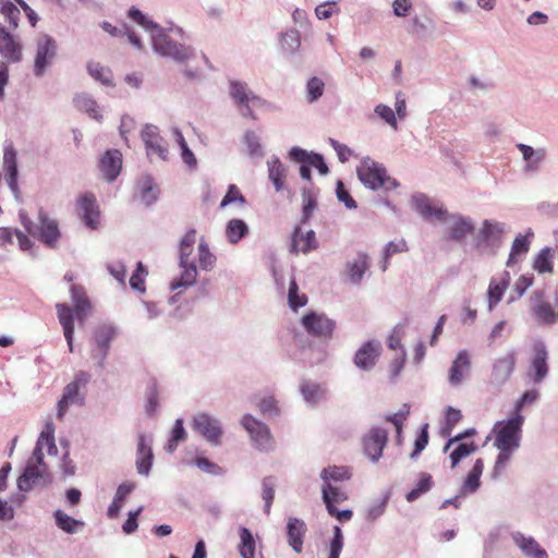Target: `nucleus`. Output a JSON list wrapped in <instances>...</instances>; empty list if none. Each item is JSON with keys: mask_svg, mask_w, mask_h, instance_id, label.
<instances>
[{"mask_svg": "<svg viewBox=\"0 0 558 558\" xmlns=\"http://www.w3.org/2000/svg\"><path fill=\"white\" fill-rule=\"evenodd\" d=\"M128 16L146 32H149L155 53L172 59L178 63H184L194 57L195 51L192 47L174 41L166 33V28L150 20L140 9L132 7L128 12Z\"/></svg>", "mask_w": 558, "mask_h": 558, "instance_id": "obj_1", "label": "nucleus"}, {"mask_svg": "<svg viewBox=\"0 0 558 558\" xmlns=\"http://www.w3.org/2000/svg\"><path fill=\"white\" fill-rule=\"evenodd\" d=\"M70 292L74 311L65 303H58L56 310L69 350L73 352L74 318L76 317V319L83 324L87 316V311L90 308V303L83 287L72 284Z\"/></svg>", "mask_w": 558, "mask_h": 558, "instance_id": "obj_2", "label": "nucleus"}, {"mask_svg": "<svg viewBox=\"0 0 558 558\" xmlns=\"http://www.w3.org/2000/svg\"><path fill=\"white\" fill-rule=\"evenodd\" d=\"M52 483V475L44 461V453L34 448L33 456L27 460L23 473L16 484L21 492L28 493L35 488H46Z\"/></svg>", "mask_w": 558, "mask_h": 558, "instance_id": "obj_3", "label": "nucleus"}, {"mask_svg": "<svg viewBox=\"0 0 558 558\" xmlns=\"http://www.w3.org/2000/svg\"><path fill=\"white\" fill-rule=\"evenodd\" d=\"M356 174L361 183L372 190L377 191L383 187L385 191H391L399 187L400 183L387 174L383 163H379L371 157L361 160L356 168Z\"/></svg>", "mask_w": 558, "mask_h": 558, "instance_id": "obj_4", "label": "nucleus"}, {"mask_svg": "<svg viewBox=\"0 0 558 558\" xmlns=\"http://www.w3.org/2000/svg\"><path fill=\"white\" fill-rule=\"evenodd\" d=\"M524 420L522 414L511 413L509 418L498 421L495 424L493 429L496 435L494 446L499 451H515L520 447Z\"/></svg>", "mask_w": 558, "mask_h": 558, "instance_id": "obj_5", "label": "nucleus"}, {"mask_svg": "<svg viewBox=\"0 0 558 558\" xmlns=\"http://www.w3.org/2000/svg\"><path fill=\"white\" fill-rule=\"evenodd\" d=\"M228 93L239 113L243 118L255 120L256 114L253 107H262L266 105V100L256 95L245 82L231 80L229 82Z\"/></svg>", "mask_w": 558, "mask_h": 558, "instance_id": "obj_6", "label": "nucleus"}, {"mask_svg": "<svg viewBox=\"0 0 558 558\" xmlns=\"http://www.w3.org/2000/svg\"><path fill=\"white\" fill-rule=\"evenodd\" d=\"M57 54V40L48 34L40 35L36 39L33 74L36 77H43L48 68L52 65Z\"/></svg>", "mask_w": 558, "mask_h": 558, "instance_id": "obj_7", "label": "nucleus"}, {"mask_svg": "<svg viewBox=\"0 0 558 558\" xmlns=\"http://www.w3.org/2000/svg\"><path fill=\"white\" fill-rule=\"evenodd\" d=\"M88 380L89 375L80 371L75 374L74 379L64 387L62 398L58 402L57 417L59 420L63 418L71 404L82 405L84 403V396L80 393V389L85 387Z\"/></svg>", "mask_w": 558, "mask_h": 558, "instance_id": "obj_8", "label": "nucleus"}, {"mask_svg": "<svg viewBox=\"0 0 558 558\" xmlns=\"http://www.w3.org/2000/svg\"><path fill=\"white\" fill-rule=\"evenodd\" d=\"M193 429L203 436L211 446H220L223 429L218 418L202 412L192 421Z\"/></svg>", "mask_w": 558, "mask_h": 558, "instance_id": "obj_9", "label": "nucleus"}, {"mask_svg": "<svg viewBox=\"0 0 558 558\" xmlns=\"http://www.w3.org/2000/svg\"><path fill=\"white\" fill-rule=\"evenodd\" d=\"M301 324L308 335L322 339H330L336 328L335 320L326 314L315 311L306 313L302 317Z\"/></svg>", "mask_w": 558, "mask_h": 558, "instance_id": "obj_10", "label": "nucleus"}, {"mask_svg": "<svg viewBox=\"0 0 558 558\" xmlns=\"http://www.w3.org/2000/svg\"><path fill=\"white\" fill-rule=\"evenodd\" d=\"M241 425L250 434L254 446L260 451H269L272 448V438L269 428L250 414L241 420Z\"/></svg>", "mask_w": 558, "mask_h": 558, "instance_id": "obj_11", "label": "nucleus"}, {"mask_svg": "<svg viewBox=\"0 0 558 558\" xmlns=\"http://www.w3.org/2000/svg\"><path fill=\"white\" fill-rule=\"evenodd\" d=\"M0 56L4 63H20L23 60V44L21 38L12 34L5 26L0 24Z\"/></svg>", "mask_w": 558, "mask_h": 558, "instance_id": "obj_12", "label": "nucleus"}, {"mask_svg": "<svg viewBox=\"0 0 558 558\" xmlns=\"http://www.w3.org/2000/svg\"><path fill=\"white\" fill-rule=\"evenodd\" d=\"M76 205L78 216L84 225L90 230H98L100 228V210L96 196L86 192L77 198Z\"/></svg>", "mask_w": 558, "mask_h": 558, "instance_id": "obj_13", "label": "nucleus"}, {"mask_svg": "<svg viewBox=\"0 0 558 558\" xmlns=\"http://www.w3.org/2000/svg\"><path fill=\"white\" fill-rule=\"evenodd\" d=\"M37 219L38 223L35 227L36 235L34 236L48 247H56L61 235L57 220L51 219L44 208H39Z\"/></svg>", "mask_w": 558, "mask_h": 558, "instance_id": "obj_14", "label": "nucleus"}, {"mask_svg": "<svg viewBox=\"0 0 558 558\" xmlns=\"http://www.w3.org/2000/svg\"><path fill=\"white\" fill-rule=\"evenodd\" d=\"M531 313L541 325L558 323V312L545 300L544 290H535L531 296Z\"/></svg>", "mask_w": 558, "mask_h": 558, "instance_id": "obj_15", "label": "nucleus"}, {"mask_svg": "<svg viewBox=\"0 0 558 558\" xmlns=\"http://www.w3.org/2000/svg\"><path fill=\"white\" fill-rule=\"evenodd\" d=\"M141 138L144 142L148 157L157 155L161 160L168 159V145L159 133V129L154 124H145L141 132Z\"/></svg>", "mask_w": 558, "mask_h": 558, "instance_id": "obj_16", "label": "nucleus"}, {"mask_svg": "<svg viewBox=\"0 0 558 558\" xmlns=\"http://www.w3.org/2000/svg\"><path fill=\"white\" fill-rule=\"evenodd\" d=\"M506 232L507 225L505 222L485 219L477 234V240L490 247V252L495 254Z\"/></svg>", "mask_w": 558, "mask_h": 558, "instance_id": "obj_17", "label": "nucleus"}, {"mask_svg": "<svg viewBox=\"0 0 558 558\" xmlns=\"http://www.w3.org/2000/svg\"><path fill=\"white\" fill-rule=\"evenodd\" d=\"M533 357L531 360V366L529 376L535 384H541L548 375L549 367L547 364L548 352L546 344L538 340L533 344Z\"/></svg>", "mask_w": 558, "mask_h": 558, "instance_id": "obj_18", "label": "nucleus"}, {"mask_svg": "<svg viewBox=\"0 0 558 558\" xmlns=\"http://www.w3.org/2000/svg\"><path fill=\"white\" fill-rule=\"evenodd\" d=\"M388 440V433L380 427H373L363 439L364 452L373 461L377 462Z\"/></svg>", "mask_w": 558, "mask_h": 558, "instance_id": "obj_19", "label": "nucleus"}, {"mask_svg": "<svg viewBox=\"0 0 558 558\" xmlns=\"http://www.w3.org/2000/svg\"><path fill=\"white\" fill-rule=\"evenodd\" d=\"M381 353V343L378 340H368L356 351L354 364L363 371H371L377 363Z\"/></svg>", "mask_w": 558, "mask_h": 558, "instance_id": "obj_20", "label": "nucleus"}, {"mask_svg": "<svg viewBox=\"0 0 558 558\" xmlns=\"http://www.w3.org/2000/svg\"><path fill=\"white\" fill-rule=\"evenodd\" d=\"M515 366V354L508 352L505 356L498 357L493 363L490 380L496 386L505 385L512 375Z\"/></svg>", "mask_w": 558, "mask_h": 558, "instance_id": "obj_21", "label": "nucleus"}, {"mask_svg": "<svg viewBox=\"0 0 558 558\" xmlns=\"http://www.w3.org/2000/svg\"><path fill=\"white\" fill-rule=\"evenodd\" d=\"M159 193V187L153 177L144 174L136 182L134 197L138 198L145 206H150L157 202Z\"/></svg>", "mask_w": 558, "mask_h": 558, "instance_id": "obj_22", "label": "nucleus"}, {"mask_svg": "<svg viewBox=\"0 0 558 558\" xmlns=\"http://www.w3.org/2000/svg\"><path fill=\"white\" fill-rule=\"evenodd\" d=\"M289 158L295 162H307L311 167H314L323 175L329 172L328 166L326 165L323 155L317 153H308L307 150L293 146L289 150Z\"/></svg>", "mask_w": 558, "mask_h": 558, "instance_id": "obj_23", "label": "nucleus"}, {"mask_svg": "<svg viewBox=\"0 0 558 558\" xmlns=\"http://www.w3.org/2000/svg\"><path fill=\"white\" fill-rule=\"evenodd\" d=\"M122 168V154L118 149L107 150L100 159V170L108 182H113Z\"/></svg>", "mask_w": 558, "mask_h": 558, "instance_id": "obj_24", "label": "nucleus"}, {"mask_svg": "<svg viewBox=\"0 0 558 558\" xmlns=\"http://www.w3.org/2000/svg\"><path fill=\"white\" fill-rule=\"evenodd\" d=\"M369 266V256L366 253L359 252L352 260L345 264L348 279L353 284L360 286Z\"/></svg>", "mask_w": 558, "mask_h": 558, "instance_id": "obj_25", "label": "nucleus"}, {"mask_svg": "<svg viewBox=\"0 0 558 558\" xmlns=\"http://www.w3.org/2000/svg\"><path fill=\"white\" fill-rule=\"evenodd\" d=\"M316 248L317 242L315 232L313 230H308L306 233H303L302 229L296 227L292 233L290 253L298 254L299 252H302L307 254Z\"/></svg>", "mask_w": 558, "mask_h": 558, "instance_id": "obj_26", "label": "nucleus"}, {"mask_svg": "<svg viewBox=\"0 0 558 558\" xmlns=\"http://www.w3.org/2000/svg\"><path fill=\"white\" fill-rule=\"evenodd\" d=\"M511 538L526 557L548 558L546 550L532 536H525L523 533L515 531L511 533Z\"/></svg>", "mask_w": 558, "mask_h": 558, "instance_id": "obj_27", "label": "nucleus"}, {"mask_svg": "<svg viewBox=\"0 0 558 558\" xmlns=\"http://www.w3.org/2000/svg\"><path fill=\"white\" fill-rule=\"evenodd\" d=\"M517 148L520 150L525 161V172H536L547 156V151L544 147L535 149L530 145L519 143L517 144Z\"/></svg>", "mask_w": 558, "mask_h": 558, "instance_id": "obj_28", "label": "nucleus"}, {"mask_svg": "<svg viewBox=\"0 0 558 558\" xmlns=\"http://www.w3.org/2000/svg\"><path fill=\"white\" fill-rule=\"evenodd\" d=\"M451 219L449 227V238L459 243H463L469 234H472L475 230L471 219L465 218L461 215L453 214L447 216Z\"/></svg>", "mask_w": 558, "mask_h": 558, "instance_id": "obj_29", "label": "nucleus"}, {"mask_svg": "<svg viewBox=\"0 0 558 558\" xmlns=\"http://www.w3.org/2000/svg\"><path fill=\"white\" fill-rule=\"evenodd\" d=\"M533 238L534 232L531 228H529L524 234L519 233L514 238L511 245L509 257L506 263L508 267L514 266L518 262V257L525 256L527 254Z\"/></svg>", "mask_w": 558, "mask_h": 558, "instance_id": "obj_30", "label": "nucleus"}, {"mask_svg": "<svg viewBox=\"0 0 558 558\" xmlns=\"http://www.w3.org/2000/svg\"><path fill=\"white\" fill-rule=\"evenodd\" d=\"M307 531L303 520L298 518H289L287 523L288 543L292 549L300 554L303 550V538Z\"/></svg>", "mask_w": 558, "mask_h": 558, "instance_id": "obj_31", "label": "nucleus"}, {"mask_svg": "<svg viewBox=\"0 0 558 558\" xmlns=\"http://www.w3.org/2000/svg\"><path fill=\"white\" fill-rule=\"evenodd\" d=\"M412 203L415 210L418 211L424 219L432 217H436L440 221L447 219V210L444 208H434L429 198L423 193L414 194L412 196Z\"/></svg>", "mask_w": 558, "mask_h": 558, "instance_id": "obj_32", "label": "nucleus"}, {"mask_svg": "<svg viewBox=\"0 0 558 558\" xmlns=\"http://www.w3.org/2000/svg\"><path fill=\"white\" fill-rule=\"evenodd\" d=\"M471 361L466 351H460L449 369V384L453 387L460 386L464 374H469Z\"/></svg>", "mask_w": 558, "mask_h": 558, "instance_id": "obj_33", "label": "nucleus"}, {"mask_svg": "<svg viewBox=\"0 0 558 558\" xmlns=\"http://www.w3.org/2000/svg\"><path fill=\"white\" fill-rule=\"evenodd\" d=\"M137 458H136V470L141 475L148 476L153 465V450L151 446L146 441L144 435H140L137 442Z\"/></svg>", "mask_w": 558, "mask_h": 558, "instance_id": "obj_34", "label": "nucleus"}, {"mask_svg": "<svg viewBox=\"0 0 558 558\" xmlns=\"http://www.w3.org/2000/svg\"><path fill=\"white\" fill-rule=\"evenodd\" d=\"M299 390L304 401L311 407H316L326 395L325 386L308 379L301 381Z\"/></svg>", "mask_w": 558, "mask_h": 558, "instance_id": "obj_35", "label": "nucleus"}, {"mask_svg": "<svg viewBox=\"0 0 558 558\" xmlns=\"http://www.w3.org/2000/svg\"><path fill=\"white\" fill-rule=\"evenodd\" d=\"M268 179L272 183L276 192L284 190V180L288 174V170L284 165L280 161L277 156H272L267 161Z\"/></svg>", "mask_w": 558, "mask_h": 558, "instance_id": "obj_36", "label": "nucleus"}, {"mask_svg": "<svg viewBox=\"0 0 558 558\" xmlns=\"http://www.w3.org/2000/svg\"><path fill=\"white\" fill-rule=\"evenodd\" d=\"M510 282V274L504 271L502 279L497 280L493 278L489 282L487 299H488V311L492 312L494 307L500 302Z\"/></svg>", "mask_w": 558, "mask_h": 558, "instance_id": "obj_37", "label": "nucleus"}, {"mask_svg": "<svg viewBox=\"0 0 558 558\" xmlns=\"http://www.w3.org/2000/svg\"><path fill=\"white\" fill-rule=\"evenodd\" d=\"M484 470V462L482 459H477L474 462L473 468L469 472L466 478L460 487L459 496H465L468 494L475 493L481 485V475Z\"/></svg>", "mask_w": 558, "mask_h": 558, "instance_id": "obj_38", "label": "nucleus"}, {"mask_svg": "<svg viewBox=\"0 0 558 558\" xmlns=\"http://www.w3.org/2000/svg\"><path fill=\"white\" fill-rule=\"evenodd\" d=\"M117 329L112 325H100L98 326L93 336V341L95 348L104 349L109 351L111 347V342L116 338Z\"/></svg>", "mask_w": 558, "mask_h": 558, "instance_id": "obj_39", "label": "nucleus"}, {"mask_svg": "<svg viewBox=\"0 0 558 558\" xmlns=\"http://www.w3.org/2000/svg\"><path fill=\"white\" fill-rule=\"evenodd\" d=\"M196 241V231L194 229L189 230L182 238L179 247V266L184 267L187 263H195L191 259V255L194 250Z\"/></svg>", "mask_w": 558, "mask_h": 558, "instance_id": "obj_40", "label": "nucleus"}, {"mask_svg": "<svg viewBox=\"0 0 558 558\" xmlns=\"http://www.w3.org/2000/svg\"><path fill=\"white\" fill-rule=\"evenodd\" d=\"M554 255L551 247H543L534 257L533 269L538 274H551L554 270Z\"/></svg>", "mask_w": 558, "mask_h": 558, "instance_id": "obj_41", "label": "nucleus"}, {"mask_svg": "<svg viewBox=\"0 0 558 558\" xmlns=\"http://www.w3.org/2000/svg\"><path fill=\"white\" fill-rule=\"evenodd\" d=\"M53 518L56 525L68 534H75L85 525L83 521L72 518L60 509L53 512Z\"/></svg>", "mask_w": 558, "mask_h": 558, "instance_id": "obj_42", "label": "nucleus"}, {"mask_svg": "<svg viewBox=\"0 0 558 558\" xmlns=\"http://www.w3.org/2000/svg\"><path fill=\"white\" fill-rule=\"evenodd\" d=\"M248 234V227L242 219H231L226 227V236L229 243L236 244Z\"/></svg>", "mask_w": 558, "mask_h": 558, "instance_id": "obj_43", "label": "nucleus"}, {"mask_svg": "<svg viewBox=\"0 0 558 558\" xmlns=\"http://www.w3.org/2000/svg\"><path fill=\"white\" fill-rule=\"evenodd\" d=\"M87 72L95 80L100 82L105 86H113V74L112 71L96 61H89L87 63Z\"/></svg>", "mask_w": 558, "mask_h": 558, "instance_id": "obj_44", "label": "nucleus"}, {"mask_svg": "<svg viewBox=\"0 0 558 558\" xmlns=\"http://www.w3.org/2000/svg\"><path fill=\"white\" fill-rule=\"evenodd\" d=\"M135 488L134 483H122L118 486L114 498L108 508V517L114 518L119 514L128 495Z\"/></svg>", "mask_w": 558, "mask_h": 558, "instance_id": "obj_45", "label": "nucleus"}, {"mask_svg": "<svg viewBox=\"0 0 558 558\" xmlns=\"http://www.w3.org/2000/svg\"><path fill=\"white\" fill-rule=\"evenodd\" d=\"M180 268L182 269L181 276L180 278L174 279L170 283L171 290H177L179 288H189L196 282L197 268L195 263H187V265Z\"/></svg>", "mask_w": 558, "mask_h": 558, "instance_id": "obj_46", "label": "nucleus"}, {"mask_svg": "<svg viewBox=\"0 0 558 558\" xmlns=\"http://www.w3.org/2000/svg\"><path fill=\"white\" fill-rule=\"evenodd\" d=\"M74 104L78 110L86 112L93 119L98 121L102 119V116L98 112V105L96 100L88 94L76 95Z\"/></svg>", "mask_w": 558, "mask_h": 558, "instance_id": "obj_47", "label": "nucleus"}, {"mask_svg": "<svg viewBox=\"0 0 558 558\" xmlns=\"http://www.w3.org/2000/svg\"><path fill=\"white\" fill-rule=\"evenodd\" d=\"M280 46L284 53L293 54L301 46V34L298 29H289L281 34Z\"/></svg>", "mask_w": 558, "mask_h": 558, "instance_id": "obj_48", "label": "nucleus"}, {"mask_svg": "<svg viewBox=\"0 0 558 558\" xmlns=\"http://www.w3.org/2000/svg\"><path fill=\"white\" fill-rule=\"evenodd\" d=\"M420 477L421 478L417 482L416 486L413 489H411L405 496L408 502L415 501L422 495L429 492L433 487L434 482L430 474L423 472L420 474Z\"/></svg>", "mask_w": 558, "mask_h": 558, "instance_id": "obj_49", "label": "nucleus"}, {"mask_svg": "<svg viewBox=\"0 0 558 558\" xmlns=\"http://www.w3.org/2000/svg\"><path fill=\"white\" fill-rule=\"evenodd\" d=\"M240 545L239 551L242 558H255V539L252 532L242 526L240 529Z\"/></svg>", "mask_w": 558, "mask_h": 558, "instance_id": "obj_50", "label": "nucleus"}, {"mask_svg": "<svg viewBox=\"0 0 558 558\" xmlns=\"http://www.w3.org/2000/svg\"><path fill=\"white\" fill-rule=\"evenodd\" d=\"M351 477L350 471L344 466H328L322 470L320 478L324 484L333 482H343Z\"/></svg>", "mask_w": 558, "mask_h": 558, "instance_id": "obj_51", "label": "nucleus"}, {"mask_svg": "<svg viewBox=\"0 0 558 558\" xmlns=\"http://www.w3.org/2000/svg\"><path fill=\"white\" fill-rule=\"evenodd\" d=\"M2 166L5 174H19L17 151L12 143H7L3 147Z\"/></svg>", "mask_w": 558, "mask_h": 558, "instance_id": "obj_52", "label": "nucleus"}, {"mask_svg": "<svg viewBox=\"0 0 558 558\" xmlns=\"http://www.w3.org/2000/svg\"><path fill=\"white\" fill-rule=\"evenodd\" d=\"M243 142L246 145L247 154L250 155V157H252V158H255V157L263 158L264 157L265 153L263 150L260 140L254 131H252V130L245 131V133L243 135Z\"/></svg>", "mask_w": 558, "mask_h": 558, "instance_id": "obj_53", "label": "nucleus"}, {"mask_svg": "<svg viewBox=\"0 0 558 558\" xmlns=\"http://www.w3.org/2000/svg\"><path fill=\"white\" fill-rule=\"evenodd\" d=\"M327 357V352L324 348L318 347L314 348L310 345L308 348H303L300 352V360L308 365H316L325 361Z\"/></svg>", "mask_w": 558, "mask_h": 558, "instance_id": "obj_54", "label": "nucleus"}, {"mask_svg": "<svg viewBox=\"0 0 558 558\" xmlns=\"http://www.w3.org/2000/svg\"><path fill=\"white\" fill-rule=\"evenodd\" d=\"M322 498L327 507V502L335 505L336 502H342L348 499V496L339 487L333 486L331 483L323 484Z\"/></svg>", "mask_w": 558, "mask_h": 558, "instance_id": "obj_55", "label": "nucleus"}, {"mask_svg": "<svg viewBox=\"0 0 558 558\" xmlns=\"http://www.w3.org/2000/svg\"><path fill=\"white\" fill-rule=\"evenodd\" d=\"M307 303V296L304 293H300L299 286L294 278H291L288 291V304L292 311L303 307Z\"/></svg>", "mask_w": 558, "mask_h": 558, "instance_id": "obj_56", "label": "nucleus"}, {"mask_svg": "<svg viewBox=\"0 0 558 558\" xmlns=\"http://www.w3.org/2000/svg\"><path fill=\"white\" fill-rule=\"evenodd\" d=\"M186 438V432L183 426V420L177 418L171 432V437L169 438L165 449L167 452L172 453L177 450L180 441H183Z\"/></svg>", "mask_w": 558, "mask_h": 558, "instance_id": "obj_57", "label": "nucleus"}, {"mask_svg": "<svg viewBox=\"0 0 558 558\" xmlns=\"http://www.w3.org/2000/svg\"><path fill=\"white\" fill-rule=\"evenodd\" d=\"M0 12L4 15L13 29L17 28L20 21V10L12 1L0 0Z\"/></svg>", "mask_w": 558, "mask_h": 558, "instance_id": "obj_58", "label": "nucleus"}, {"mask_svg": "<svg viewBox=\"0 0 558 558\" xmlns=\"http://www.w3.org/2000/svg\"><path fill=\"white\" fill-rule=\"evenodd\" d=\"M325 83L317 76L311 77L306 83V99L310 104L317 101L324 94Z\"/></svg>", "mask_w": 558, "mask_h": 558, "instance_id": "obj_59", "label": "nucleus"}, {"mask_svg": "<svg viewBox=\"0 0 558 558\" xmlns=\"http://www.w3.org/2000/svg\"><path fill=\"white\" fill-rule=\"evenodd\" d=\"M302 222L305 223L311 219L313 211L316 208V195L311 190L304 187L302 190Z\"/></svg>", "mask_w": 558, "mask_h": 558, "instance_id": "obj_60", "label": "nucleus"}, {"mask_svg": "<svg viewBox=\"0 0 558 558\" xmlns=\"http://www.w3.org/2000/svg\"><path fill=\"white\" fill-rule=\"evenodd\" d=\"M476 449L477 447L473 441L460 442L450 453L451 468L457 466L462 459L469 457Z\"/></svg>", "mask_w": 558, "mask_h": 558, "instance_id": "obj_61", "label": "nucleus"}, {"mask_svg": "<svg viewBox=\"0 0 558 558\" xmlns=\"http://www.w3.org/2000/svg\"><path fill=\"white\" fill-rule=\"evenodd\" d=\"M263 493L262 498L265 501L264 511L266 514L270 513V508L275 498L276 481L271 477H265L263 480Z\"/></svg>", "mask_w": 558, "mask_h": 558, "instance_id": "obj_62", "label": "nucleus"}, {"mask_svg": "<svg viewBox=\"0 0 558 558\" xmlns=\"http://www.w3.org/2000/svg\"><path fill=\"white\" fill-rule=\"evenodd\" d=\"M198 262L199 267L204 270H210L216 262L215 255L209 251L206 242L201 241L198 244Z\"/></svg>", "mask_w": 558, "mask_h": 558, "instance_id": "obj_63", "label": "nucleus"}, {"mask_svg": "<svg viewBox=\"0 0 558 558\" xmlns=\"http://www.w3.org/2000/svg\"><path fill=\"white\" fill-rule=\"evenodd\" d=\"M332 531L333 535L330 541L328 558H339L344 544L343 534L342 530L338 525H335Z\"/></svg>", "mask_w": 558, "mask_h": 558, "instance_id": "obj_64", "label": "nucleus"}]
</instances>
